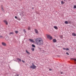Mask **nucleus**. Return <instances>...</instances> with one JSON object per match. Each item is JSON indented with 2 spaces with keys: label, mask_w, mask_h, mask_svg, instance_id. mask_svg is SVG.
Segmentation results:
<instances>
[{
  "label": "nucleus",
  "mask_w": 76,
  "mask_h": 76,
  "mask_svg": "<svg viewBox=\"0 0 76 76\" xmlns=\"http://www.w3.org/2000/svg\"><path fill=\"white\" fill-rule=\"evenodd\" d=\"M15 32L16 34H18V31H15Z\"/></svg>",
  "instance_id": "obj_21"
},
{
  "label": "nucleus",
  "mask_w": 76,
  "mask_h": 76,
  "mask_svg": "<svg viewBox=\"0 0 76 76\" xmlns=\"http://www.w3.org/2000/svg\"><path fill=\"white\" fill-rule=\"evenodd\" d=\"M65 24H68V21H65Z\"/></svg>",
  "instance_id": "obj_19"
},
{
  "label": "nucleus",
  "mask_w": 76,
  "mask_h": 76,
  "mask_svg": "<svg viewBox=\"0 0 76 76\" xmlns=\"http://www.w3.org/2000/svg\"><path fill=\"white\" fill-rule=\"evenodd\" d=\"M20 1H21V0H20Z\"/></svg>",
  "instance_id": "obj_38"
},
{
  "label": "nucleus",
  "mask_w": 76,
  "mask_h": 76,
  "mask_svg": "<svg viewBox=\"0 0 76 76\" xmlns=\"http://www.w3.org/2000/svg\"><path fill=\"white\" fill-rule=\"evenodd\" d=\"M31 50L33 51H34V50H35V49H34V48H31Z\"/></svg>",
  "instance_id": "obj_18"
},
{
  "label": "nucleus",
  "mask_w": 76,
  "mask_h": 76,
  "mask_svg": "<svg viewBox=\"0 0 76 76\" xmlns=\"http://www.w3.org/2000/svg\"><path fill=\"white\" fill-rule=\"evenodd\" d=\"M53 42L54 43L56 42H57V40L56 39H53Z\"/></svg>",
  "instance_id": "obj_8"
},
{
  "label": "nucleus",
  "mask_w": 76,
  "mask_h": 76,
  "mask_svg": "<svg viewBox=\"0 0 76 76\" xmlns=\"http://www.w3.org/2000/svg\"><path fill=\"white\" fill-rule=\"evenodd\" d=\"M17 60L19 61H21V59H19V58H18L17 59Z\"/></svg>",
  "instance_id": "obj_16"
},
{
  "label": "nucleus",
  "mask_w": 76,
  "mask_h": 76,
  "mask_svg": "<svg viewBox=\"0 0 76 76\" xmlns=\"http://www.w3.org/2000/svg\"><path fill=\"white\" fill-rule=\"evenodd\" d=\"M4 22L7 25H8V22H7V21L6 20H3Z\"/></svg>",
  "instance_id": "obj_4"
},
{
  "label": "nucleus",
  "mask_w": 76,
  "mask_h": 76,
  "mask_svg": "<svg viewBox=\"0 0 76 76\" xmlns=\"http://www.w3.org/2000/svg\"><path fill=\"white\" fill-rule=\"evenodd\" d=\"M15 19H18V17H17V16H15Z\"/></svg>",
  "instance_id": "obj_26"
},
{
  "label": "nucleus",
  "mask_w": 76,
  "mask_h": 76,
  "mask_svg": "<svg viewBox=\"0 0 76 76\" xmlns=\"http://www.w3.org/2000/svg\"><path fill=\"white\" fill-rule=\"evenodd\" d=\"M60 38H63V36L62 35H61L60 36Z\"/></svg>",
  "instance_id": "obj_24"
},
{
  "label": "nucleus",
  "mask_w": 76,
  "mask_h": 76,
  "mask_svg": "<svg viewBox=\"0 0 76 76\" xmlns=\"http://www.w3.org/2000/svg\"><path fill=\"white\" fill-rule=\"evenodd\" d=\"M9 39V38L8 37H7L6 38V40L7 41H8Z\"/></svg>",
  "instance_id": "obj_12"
},
{
  "label": "nucleus",
  "mask_w": 76,
  "mask_h": 76,
  "mask_svg": "<svg viewBox=\"0 0 76 76\" xmlns=\"http://www.w3.org/2000/svg\"><path fill=\"white\" fill-rule=\"evenodd\" d=\"M2 45H3V46H6V44L4 42H2Z\"/></svg>",
  "instance_id": "obj_5"
},
{
  "label": "nucleus",
  "mask_w": 76,
  "mask_h": 76,
  "mask_svg": "<svg viewBox=\"0 0 76 76\" xmlns=\"http://www.w3.org/2000/svg\"><path fill=\"white\" fill-rule=\"evenodd\" d=\"M69 23H70V22H69Z\"/></svg>",
  "instance_id": "obj_35"
},
{
  "label": "nucleus",
  "mask_w": 76,
  "mask_h": 76,
  "mask_svg": "<svg viewBox=\"0 0 76 76\" xmlns=\"http://www.w3.org/2000/svg\"><path fill=\"white\" fill-rule=\"evenodd\" d=\"M72 35L73 36H74V37H76V35L75 33H72Z\"/></svg>",
  "instance_id": "obj_9"
},
{
  "label": "nucleus",
  "mask_w": 76,
  "mask_h": 76,
  "mask_svg": "<svg viewBox=\"0 0 76 76\" xmlns=\"http://www.w3.org/2000/svg\"><path fill=\"white\" fill-rule=\"evenodd\" d=\"M22 62H23V63H25V61H23V60H22Z\"/></svg>",
  "instance_id": "obj_33"
},
{
  "label": "nucleus",
  "mask_w": 76,
  "mask_h": 76,
  "mask_svg": "<svg viewBox=\"0 0 76 76\" xmlns=\"http://www.w3.org/2000/svg\"><path fill=\"white\" fill-rule=\"evenodd\" d=\"M32 66H30V68L31 69H36L37 68V66L34 65V64H32Z\"/></svg>",
  "instance_id": "obj_2"
},
{
  "label": "nucleus",
  "mask_w": 76,
  "mask_h": 76,
  "mask_svg": "<svg viewBox=\"0 0 76 76\" xmlns=\"http://www.w3.org/2000/svg\"><path fill=\"white\" fill-rule=\"evenodd\" d=\"M9 35H11V34H14V33L13 32H10L9 33Z\"/></svg>",
  "instance_id": "obj_15"
},
{
  "label": "nucleus",
  "mask_w": 76,
  "mask_h": 76,
  "mask_svg": "<svg viewBox=\"0 0 76 76\" xmlns=\"http://www.w3.org/2000/svg\"><path fill=\"white\" fill-rule=\"evenodd\" d=\"M1 10H2V11H4V9H3V6H1Z\"/></svg>",
  "instance_id": "obj_7"
},
{
  "label": "nucleus",
  "mask_w": 76,
  "mask_h": 76,
  "mask_svg": "<svg viewBox=\"0 0 76 76\" xmlns=\"http://www.w3.org/2000/svg\"><path fill=\"white\" fill-rule=\"evenodd\" d=\"M28 30H31V27L29 26H28Z\"/></svg>",
  "instance_id": "obj_20"
},
{
  "label": "nucleus",
  "mask_w": 76,
  "mask_h": 76,
  "mask_svg": "<svg viewBox=\"0 0 76 76\" xmlns=\"http://www.w3.org/2000/svg\"><path fill=\"white\" fill-rule=\"evenodd\" d=\"M50 70H51V69H50Z\"/></svg>",
  "instance_id": "obj_36"
},
{
  "label": "nucleus",
  "mask_w": 76,
  "mask_h": 76,
  "mask_svg": "<svg viewBox=\"0 0 76 76\" xmlns=\"http://www.w3.org/2000/svg\"><path fill=\"white\" fill-rule=\"evenodd\" d=\"M26 52L27 54H30V53H29V52L28 51V50H26Z\"/></svg>",
  "instance_id": "obj_10"
},
{
  "label": "nucleus",
  "mask_w": 76,
  "mask_h": 76,
  "mask_svg": "<svg viewBox=\"0 0 76 76\" xmlns=\"http://www.w3.org/2000/svg\"><path fill=\"white\" fill-rule=\"evenodd\" d=\"M15 76H19V75L16 74V75Z\"/></svg>",
  "instance_id": "obj_31"
},
{
  "label": "nucleus",
  "mask_w": 76,
  "mask_h": 76,
  "mask_svg": "<svg viewBox=\"0 0 76 76\" xmlns=\"http://www.w3.org/2000/svg\"><path fill=\"white\" fill-rule=\"evenodd\" d=\"M35 31L36 34H38V31L37 29H35Z\"/></svg>",
  "instance_id": "obj_6"
},
{
  "label": "nucleus",
  "mask_w": 76,
  "mask_h": 76,
  "mask_svg": "<svg viewBox=\"0 0 76 76\" xmlns=\"http://www.w3.org/2000/svg\"><path fill=\"white\" fill-rule=\"evenodd\" d=\"M73 8L74 9H76V5H74Z\"/></svg>",
  "instance_id": "obj_23"
},
{
  "label": "nucleus",
  "mask_w": 76,
  "mask_h": 76,
  "mask_svg": "<svg viewBox=\"0 0 76 76\" xmlns=\"http://www.w3.org/2000/svg\"><path fill=\"white\" fill-rule=\"evenodd\" d=\"M63 72H61V74H63Z\"/></svg>",
  "instance_id": "obj_32"
},
{
  "label": "nucleus",
  "mask_w": 76,
  "mask_h": 76,
  "mask_svg": "<svg viewBox=\"0 0 76 76\" xmlns=\"http://www.w3.org/2000/svg\"><path fill=\"white\" fill-rule=\"evenodd\" d=\"M47 37L48 38H49L50 40H51V39H53V37H52L50 35H47Z\"/></svg>",
  "instance_id": "obj_3"
},
{
  "label": "nucleus",
  "mask_w": 76,
  "mask_h": 76,
  "mask_svg": "<svg viewBox=\"0 0 76 76\" xmlns=\"http://www.w3.org/2000/svg\"><path fill=\"white\" fill-rule=\"evenodd\" d=\"M54 28L55 29H58V27L56 26H54Z\"/></svg>",
  "instance_id": "obj_11"
},
{
  "label": "nucleus",
  "mask_w": 76,
  "mask_h": 76,
  "mask_svg": "<svg viewBox=\"0 0 76 76\" xmlns=\"http://www.w3.org/2000/svg\"><path fill=\"white\" fill-rule=\"evenodd\" d=\"M37 45L39 46H41L43 45V41L42 39L40 38H37L35 39Z\"/></svg>",
  "instance_id": "obj_1"
},
{
  "label": "nucleus",
  "mask_w": 76,
  "mask_h": 76,
  "mask_svg": "<svg viewBox=\"0 0 76 76\" xmlns=\"http://www.w3.org/2000/svg\"><path fill=\"white\" fill-rule=\"evenodd\" d=\"M69 49L68 48H66V50H69Z\"/></svg>",
  "instance_id": "obj_29"
},
{
  "label": "nucleus",
  "mask_w": 76,
  "mask_h": 76,
  "mask_svg": "<svg viewBox=\"0 0 76 76\" xmlns=\"http://www.w3.org/2000/svg\"><path fill=\"white\" fill-rule=\"evenodd\" d=\"M63 50H66V49L65 48H63Z\"/></svg>",
  "instance_id": "obj_28"
},
{
  "label": "nucleus",
  "mask_w": 76,
  "mask_h": 76,
  "mask_svg": "<svg viewBox=\"0 0 76 76\" xmlns=\"http://www.w3.org/2000/svg\"><path fill=\"white\" fill-rule=\"evenodd\" d=\"M66 54H67V55H69V53L68 52H66Z\"/></svg>",
  "instance_id": "obj_27"
},
{
  "label": "nucleus",
  "mask_w": 76,
  "mask_h": 76,
  "mask_svg": "<svg viewBox=\"0 0 76 76\" xmlns=\"http://www.w3.org/2000/svg\"><path fill=\"white\" fill-rule=\"evenodd\" d=\"M34 7H32V9H34Z\"/></svg>",
  "instance_id": "obj_34"
},
{
  "label": "nucleus",
  "mask_w": 76,
  "mask_h": 76,
  "mask_svg": "<svg viewBox=\"0 0 76 76\" xmlns=\"http://www.w3.org/2000/svg\"><path fill=\"white\" fill-rule=\"evenodd\" d=\"M29 40H30V42H34V40L33 39H29Z\"/></svg>",
  "instance_id": "obj_13"
},
{
  "label": "nucleus",
  "mask_w": 76,
  "mask_h": 76,
  "mask_svg": "<svg viewBox=\"0 0 76 76\" xmlns=\"http://www.w3.org/2000/svg\"><path fill=\"white\" fill-rule=\"evenodd\" d=\"M23 31L24 32H25V33H26V31L25 30V29H24Z\"/></svg>",
  "instance_id": "obj_25"
},
{
  "label": "nucleus",
  "mask_w": 76,
  "mask_h": 76,
  "mask_svg": "<svg viewBox=\"0 0 76 76\" xmlns=\"http://www.w3.org/2000/svg\"><path fill=\"white\" fill-rule=\"evenodd\" d=\"M31 45H32V47H34V48H35V45H34V44H32Z\"/></svg>",
  "instance_id": "obj_17"
},
{
  "label": "nucleus",
  "mask_w": 76,
  "mask_h": 76,
  "mask_svg": "<svg viewBox=\"0 0 76 76\" xmlns=\"http://www.w3.org/2000/svg\"><path fill=\"white\" fill-rule=\"evenodd\" d=\"M17 20H20V21L21 20L20 18H17Z\"/></svg>",
  "instance_id": "obj_22"
},
{
  "label": "nucleus",
  "mask_w": 76,
  "mask_h": 76,
  "mask_svg": "<svg viewBox=\"0 0 76 76\" xmlns=\"http://www.w3.org/2000/svg\"><path fill=\"white\" fill-rule=\"evenodd\" d=\"M64 3H64V1H61V4H64Z\"/></svg>",
  "instance_id": "obj_14"
},
{
  "label": "nucleus",
  "mask_w": 76,
  "mask_h": 76,
  "mask_svg": "<svg viewBox=\"0 0 76 76\" xmlns=\"http://www.w3.org/2000/svg\"><path fill=\"white\" fill-rule=\"evenodd\" d=\"M0 38H3V37L1 36L0 35Z\"/></svg>",
  "instance_id": "obj_30"
},
{
  "label": "nucleus",
  "mask_w": 76,
  "mask_h": 76,
  "mask_svg": "<svg viewBox=\"0 0 76 76\" xmlns=\"http://www.w3.org/2000/svg\"><path fill=\"white\" fill-rule=\"evenodd\" d=\"M50 70H51V69H50Z\"/></svg>",
  "instance_id": "obj_37"
}]
</instances>
